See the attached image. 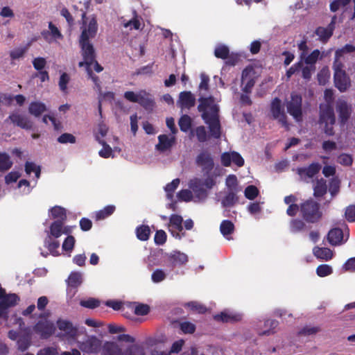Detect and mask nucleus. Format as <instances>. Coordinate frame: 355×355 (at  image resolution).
I'll return each instance as SVG.
<instances>
[{"mask_svg":"<svg viewBox=\"0 0 355 355\" xmlns=\"http://www.w3.org/2000/svg\"><path fill=\"white\" fill-rule=\"evenodd\" d=\"M83 26L82 32L79 37V45L81 49V55L83 60H89V62L94 63L96 59V52L93 44L89 42V39L94 38L98 31V23L96 18L92 17L88 24H87L86 12H82Z\"/></svg>","mask_w":355,"mask_h":355,"instance_id":"f257e3e1","label":"nucleus"},{"mask_svg":"<svg viewBox=\"0 0 355 355\" xmlns=\"http://www.w3.org/2000/svg\"><path fill=\"white\" fill-rule=\"evenodd\" d=\"M300 212L302 219L309 223H316L322 217L320 203L312 198L307 199L300 205Z\"/></svg>","mask_w":355,"mask_h":355,"instance_id":"f03ea898","label":"nucleus"},{"mask_svg":"<svg viewBox=\"0 0 355 355\" xmlns=\"http://www.w3.org/2000/svg\"><path fill=\"white\" fill-rule=\"evenodd\" d=\"M320 125H324V132L327 136H333L335 134L333 125L336 123V117L333 107L329 104H320L319 112Z\"/></svg>","mask_w":355,"mask_h":355,"instance_id":"7ed1b4c3","label":"nucleus"},{"mask_svg":"<svg viewBox=\"0 0 355 355\" xmlns=\"http://www.w3.org/2000/svg\"><path fill=\"white\" fill-rule=\"evenodd\" d=\"M286 105L288 113L297 122L302 121V97L300 94L292 92L291 99L286 102Z\"/></svg>","mask_w":355,"mask_h":355,"instance_id":"20e7f679","label":"nucleus"},{"mask_svg":"<svg viewBox=\"0 0 355 355\" xmlns=\"http://www.w3.org/2000/svg\"><path fill=\"white\" fill-rule=\"evenodd\" d=\"M343 67L342 63H337V61L334 62V84L335 87L341 92H345L351 85L350 79Z\"/></svg>","mask_w":355,"mask_h":355,"instance_id":"39448f33","label":"nucleus"},{"mask_svg":"<svg viewBox=\"0 0 355 355\" xmlns=\"http://www.w3.org/2000/svg\"><path fill=\"white\" fill-rule=\"evenodd\" d=\"M198 101V110L201 112L202 119H206L210 116L218 114L219 108L214 103V99L212 96L200 97Z\"/></svg>","mask_w":355,"mask_h":355,"instance_id":"423d86ee","label":"nucleus"},{"mask_svg":"<svg viewBox=\"0 0 355 355\" xmlns=\"http://www.w3.org/2000/svg\"><path fill=\"white\" fill-rule=\"evenodd\" d=\"M270 112L272 118L277 120L279 123L282 124L286 130L289 128V124L287 121V116L284 112V107L282 105V101L276 97L275 98L270 104Z\"/></svg>","mask_w":355,"mask_h":355,"instance_id":"0eeeda50","label":"nucleus"},{"mask_svg":"<svg viewBox=\"0 0 355 355\" xmlns=\"http://www.w3.org/2000/svg\"><path fill=\"white\" fill-rule=\"evenodd\" d=\"M54 324L46 319L39 320L33 327L34 332L42 339L49 338L55 332Z\"/></svg>","mask_w":355,"mask_h":355,"instance_id":"6e6552de","label":"nucleus"},{"mask_svg":"<svg viewBox=\"0 0 355 355\" xmlns=\"http://www.w3.org/2000/svg\"><path fill=\"white\" fill-rule=\"evenodd\" d=\"M336 110L341 125H344L350 119L352 113V106L345 99H338Z\"/></svg>","mask_w":355,"mask_h":355,"instance_id":"1a4fd4ad","label":"nucleus"},{"mask_svg":"<svg viewBox=\"0 0 355 355\" xmlns=\"http://www.w3.org/2000/svg\"><path fill=\"white\" fill-rule=\"evenodd\" d=\"M196 164L202 167V171L206 174L210 173L214 167V159L211 154L207 150H203L197 155Z\"/></svg>","mask_w":355,"mask_h":355,"instance_id":"9d476101","label":"nucleus"},{"mask_svg":"<svg viewBox=\"0 0 355 355\" xmlns=\"http://www.w3.org/2000/svg\"><path fill=\"white\" fill-rule=\"evenodd\" d=\"M255 72L252 67L245 68L241 74V84L244 85L243 92L251 93L252 89L255 85Z\"/></svg>","mask_w":355,"mask_h":355,"instance_id":"9b49d317","label":"nucleus"},{"mask_svg":"<svg viewBox=\"0 0 355 355\" xmlns=\"http://www.w3.org/2000/svg\"><path fill=\"white\" fill-rule=\"evenodd\" d=\"M102 342L94 336H88L87 338L82 342L79 347L80 349L86 353L96 354L101 348Z\"/></svg>","mask_w":355,"mask_h":355,"instance_id":"f8f14e48","label":"nucleus"},{"mask_svg":"<svg viewBox=\"0 0 355 355\" xmlns=\"http://www.w3.org/2000/svg\"><path fill=\"white\" fill-rule=\"evenodd\" d=\"M8 121H10L12 124L22 129L31 130L33 128V122L27 116L17 112L11 113L8 118L5 120V122L7 123Z\"/></svg>","mask_w":355,"mask_h":355,"instance_id":"ddd939ff","label":"nucleus"},{"mask_svg":"<svg viewBox=\"0 0 355 355\" xmlns=\"http://www.w3.org/2000/svg\"><path fill=\"white\" fill-rule=\"evenodd\" d=\"M196 104V98L190 91H184L180 93L177 101V105L182 110H190Z\"/></svg>","mask_w":355,"mask_h":355,"instance_id":"4468645a","label":"nucleus"},{"mask_svg":"<svg viewBox=\"0 0 355 355\" xmlns=\"http://www.w3.org/2000/svg\"><path fill=\"white\" fill-rule=\"evenodd\" d=\"M321 169V165L318 162H313L308 167H299L296 169L297 174L302 180L312 178L316 175Z\"/></svg>","mask_w":355,"mask_h":355,"instance_id":"2eb2a0df","label":"nucleus"},{"mask_svg":"<svg viewBox=\"0 0 355 355\" xmlns=\"http://www.w3.org/2000/svg\"><path fill=\"white\" fill-rule=\"evenodd\" d=\"M189 187L198 198L205 199L207 198V191L201 179L198 178L191 179L189 182Z\"/></svg>","mask_w":355,"mask_h":355,"instance_id":"dca6fc26","label":"nucleus"},{"mask_svg":"<svg viewBox=\"0 0 355 355\" xmlns=\"http://www.w3.org/2000/svg\"><path fill=\"white\" fill-rule=\"evenodd\" d=\"M203 120L209 126L211 136L216 139L220 138L221 132L218 114L210 116Z\"/></svg>","mask_w":355,"mask_h":355,"instance_id":"f3484780","label":"nucleus"},{"mask_svg":"<svg viewBox=\"0 0 355 355\" xmlns=\"http://www.w3.org/2000/svg\"><path fill=\"white\" fill-rule=\"evenodd\" d=\"M56 324L58 329L64 331L69 337L74 338L78 335V327L73 326L70 321L60 318L57 320Z\"/></svg>","mask_w":355,"mask_h":355,"instance_id":"a211bd4d","label":"nucleus"},{"mask_svg":"<svg viewBox=\"0 0 355 355\" xmlns=\"http://www.w3.org/2000/svg\"><path fill=\"white\" fill-rule=\"evenodd\" d=\"M159 143L156 145V149L160 152H164L169 150L175 143V137H168L166 135H160L158 136Z\"/></svg>","mask_w":355,"mask_h":355,"instance_id":"6ab92c4d","label":"nucleus"},{"mask_svg":"<svg viewBox=\"0 0 355 355\" xmlns=\"http://www.w3.org/2000/svg\"><path fill=\"white\" fill-rule=\"evenodd\" d=\"M344 234L341 229L334 228L327 234V240L332 245H338L343 243Z\"/></svg>","mask_w":355,"mask_h":355,"instance_id":"aec40b11","label":"nucleus"},{"mask_svg":"<svg viewBox=\"0 0 355 355\" xmlns=\"http://www.w3.org/2000/svg\"><path fill=\"white\" fill-rule=\"evenodd\" d=\"M236 193L237 191H228L221 200L222 206L225 208L234 207L239 201Z\"/></svg>","mask_w":355,"mask_h":355,"instance_id":"412c9836","label":"nucleus"},{"mask_svg":"<svg viewBox=\"0 0 355 355\" xmlns=\"http://www.w3.org/2000/svg\"><path fill=\"white\" fill-rule=\"evenodd\" d=\"M313 253L318 259L329 261L333 257V252L327 248L315 246L313 249Z\"/></svg>","mask_w":355,"mask_h":355,"instance_id":"4be33fe9","label":"nucleus"},{"mask_svg":"<svg viewBox=\"0 0 355 355\" xmlns=\"http://www.w3.org/2000/svg\"><path fill=\"white\" fill-rule=\"evenodd\" d=\"M320 55V51L318 49L313 50L309 55L304 53H301L300 58L302 60L303 63L304 62L307 65L315 66Z\"/></svg>","mask_w":355,"mask_h":355,"instance_id":"5701e85b","label":"nucleus"},{"mask_svg":"<svg viewBox=\"0 0 355 355\" xmlns=\"http://www.w3.org/2000/svg\"><path fill=\"white\" fill-rule=\"evenodd\" d=\"M327 192V181L320 178L318 180L313 187V196L315 198H321Z\"/></svg>","mask_w":355,"mask_h":355,"instance_id":"b1692460","label":"nucleus"},{"mask_svg":"<svg viewBox=\"0 0 355 355\" xmlns=\"http://www.w3.org/2000/svg\"><path fill=\"white\" fill-rule=\"evenodd\" d=\"M216 321L223 322H234L241 320V316L237 314L227 313L226 312H221L214 316Z\"/></svg>","mask_w":355,"mask_h":355,"instance_id":"393cba45","label":"nucleus"},{"mask_svg":"<svg viewBox=\"0 0 355 355\" xmlns=\"http://www.w3.org/2000/svg\"><path fill=\"white\" fill-rule=\"evenodd\" d=\"M51 216L55 221H61L64 223L67 219V211L64 208L60 206H54L50 209Z\"/></svg>","mask_w":355,"mask_h":355,"instance_id":"a878e982","label":"nucleus"},{"mask_svg":"<svg viewBox=\"0 0 355 355\" xmlns=\"http://www.w3.org/2000/svg\"><path fill=\"white\" fill-rule=\"evenodd\" d=\"M116 210V207L112 205L105 206L103 209L95 212L96 220H104L110 216Z\"/></svg>","mask_w":355,"mask_h":355,"instance_id":"bb28decb","label":"nucleus"},{"mask_svg":"<svg viewBox=\"0 0 355 355\" xmlns=\"http://www.w3.org/2000/svg\"><path fill=\"white\" fill-rule=\"evenodd\" d=\"M46 110L45 104L41 102H31L28 107L29 113L36 117L40 116Z\"/></svg>","mask_w":355,"mask_h":355,"instance_id":"cd10ccee","label":"nucleus"},{"mask_svg":"<svg viewBox=\"0 0 355 355\" xmlns=\"http://www.w3.org/2000/svg\"><path fill=\"white\" fill-rule=\"evenodd\" d=\"M306 225L304 220L295 218L289 223V229L292 233L296 234L306 230Z\"/></svg>","mask_w":355,"mask_h":355,"instance_id":"c85d7f7f","label":"nucleus"},{"mask_svg":"<svg viewBox=\"0 0 355 355\" xmlns=\"http://www.w3.org/2000/svg\"><path fill=\"white\" fill-rule=\"evenodd\" d=\"M103 355H121V349L114 343L107 342L103 347Z\"/></svg>","mask_w":355,"mask_h":355,"instance_id":"c756f323","label":"nucleus"},{"mask_svg":"<svg viewBox=\"0 0 355 355\" xmlns=\"http://www.w3.org/2000/svg\"><path fill=\"white\" fill-rule=\"evenodd\" d=\"M234 223L230 220H223L220 225V233L226 238L234 233Z\"/></svg>","mask_w":355,"mask_h":355,"instance_id":"7c9ffc66","label":"nucleus"},{"mask_svg":"<svg viewBox=\"0 0 355 355\" xmlns=\"http://www.w3.org/2000/svg\"><path fill=\"white\" fill-rule=\"evenodd\" d=\"M314 33L317 36H318L319 40L322 43L327 42L333 35L331 30H328L327 28L322 26L316 28Z\"/></svg>","mask_w":355,"mask_h":355,"instance_id":"2f4dec72","label":"nucleus"},{"mask_svg":"<svg viewBox=\"0 0 355 355\" xmlns=\"http://www.w3.org/2000/svg\"><path fill=\"white\" fill-rule=\"evenodd\" d=\"M135 232L139 240L146 241L148 240L151 232L148 225H141L136 228Z\"/></svg>","mask_w":355,"mask_h":355,"instance_id":"473e14b6","label":"nucleus"},{"mask_svg":"<svg viewBox=\"0 0 355 355\" xmlns=\"http://www.w3.org/2000/svg\"><path fill=\"white\" fill-rule=\"evenodd\" d=\"M170 259L173 264L183 265L188 261V257L183 252L175 251L170 255Z\"/></svg>","mask_w":355,"mask_h":355,"instance_id":"72a5a7b5","label":"nucleus"},{"mask_svg":"<svg viewBox=\"0 0 355 355\" xmlns=\"http://www.w3.org/2000/svg\"><path fill=\"white\" fill-rule=\"evenodd\" d=\"M12 166V162L6 153L0 152V171L5 172L8 171Z\"/></svg>","mask_w":355,"mask_h":355,"instance_id":"f704fd0d","label":"nucleus"},{"mask_svg":"<svg viewBox=\"0 0 355 355\" xmlns=\"http://www.w3.org/2000/svg\"><path fill=\"white\" fill-rule=\"evenodd\" d=\"M183 218L181 216L177 214H172L169 218V226L175 229L178 232H182Z\"/></svg>","mask_w":355,"mask_h":355,"instance_id":"c9c22d12","label":"nucleus"},{"mask_svg":"<svg viewBox=\"0 0 355 355\" xmlns=\"http://www.w3.org/2000/svg\"><path fill=\"white\" fill-rule=\"evenodd\" d=\"M64 223L53 221L50 225V234L55 239L59 238L62 234Z\"/></svg>","mask_w":355,"mask_h":355,"instance_id":"e433bc0d","label":"nucleus"},{"mask_svg":"<svg viewBox=\"0 0 355 355\" xmlns=\"http://www.w3.org/2000/svg\"><path fill=\"white\" fill-rule=\"evenodd\" d=\"M191 119L189 115H182L178 121L180 130L184 132H188L191 128Z\"/></svg>","mask_w":355,"mask_h":355,"instance_id":"4c0bfd02","label":"nucleus"},{"mask_svg":"<svg viewBox=\"0 0 355 355\" xmlns=\"http://www.w3.org/2000/svg\"><path fill=\"white\" fill-rule=\"evenodd\" d=\"M82 283V275L80 272H71L68 277V284L73 288L78 287Z\"/></svg>","mask_w":355,"mask_h":355,"instance_id":"58836bf2","label":"nucleus"},{"mask_svg":"<svg viewBox=\"0 0 355 355\" xmlns=\"http://www.w3.org/2000/svg\"><path fill=\"white\" fill-rule=\"evenodd\" d=\"M180 179L175 178L165 187L166 196L168 199H172L173 198V193L180 184Z\"/></svg>","mask_w":355,"mask_h":355,"instance_id":"ea45409f","label":"nucleus"},{"mask_svg":"<svg viewBox=\"0 0 355 355\" xmlns=\"http://www.w3.org/2000/svg\"><path fill=\"white\" fill-rule=\"evenodd\" d=\"M121 355H145V352L142 347L133 345L128 347Z\"/></svg>","mask_w":355,"mask_h":355,"instance_id":"a19ab883","label":"nucleus"},{"mask_svg":"<svg viewBox=\"0 0 355 355\" xmlns=\"http://www.w3.org/2000/svg\"><path fill=\"white\" fill-rule=\"evenodd\" d=\"M229 53V48L224 44L218 45L214 50V55L217 58H220L223 60H225V58L228 57Z\"/></svg>","mask_w":355,"mask_h":355,"instance_id":"79ce46f5","label":"nucleus"},{"mask_svg":"<svg viewBox=\"0 0 355 355\" xmlns=\"http://www.w3.org/2000/svg\"><path fill=\"white\" fill-rule=\"evenodd\" d=\"M96 139L103 146V148L98 153L99 155L103 158L110 157L112 152L111 147L104 140H101L98 136L96 137Z\"/></svg>","mask_w":355,"mask_h":355,"instance_id":"37998d69","label":"nucleus"},{"mask_svg":"<svg viewBox=\"0 0 355 355\" xmlns=\"http://www.w3.org/2000/svg\"><path fill=\"white\" fill-rule=\"evenodd\" d=\"M264 324L266 327L269 326L270 329L265 331H259L258 334L260 336H268L272 334H274V329L278 326L279 322L276 320H267L265 321Z\"/></svg>","mask_w":355,"mask_h":355,"instance_id":"c03bdc74","label":"nucleus"},{"mask_svg":"<svg viewBox=\"0 0 355 355\" xmlns=\"http://www.w3.org/2000/svg\"><path fill=\"white\" fill-rule=\"evenodd\" d=\"M333 273V268L328 264L319 265L316 268V274L320 277H324Z\"/></svg>","mask_w":355,"mask_h":355,"instance_id":"a18cd8bd","label":"nucleus"},{"mask_svg":"<svg viewBox=\"0 0 355 355\" xmlns=\"http://www.w3.org/2000/svg\"><path fill=\"white\" fill-rule=\"evenodd\" d=\"M45 246L47 248L50 253L53 256H58L60 254L58 251L60 247V243L58 241H51V239H46L45 241Z\"/></svg>","mask_w":355,"mask_h":355,"instance_id":"49530a36","label":"nucleus"},{"mask_svg":"<svg viewBox=\"0 0 355 355\" xmlns=\"http://www.w3.org/2000/svg\"><path fill=\"white\" fill-rule=\"evenodd\" d=\"M101 302L98 299H95L93 297H90L87 300H83L80 302V305L81 306L92 309L99 306Z\"/></svg>","mask_w":355,"mask_h":355,"instance_id":"de8ad7c7","label":"nucleus"},{"mask_svg":"<svg viewBox=\"0 0 355 355\" xmlns=\"http://www.w3.org/2000/svg\"><path fill=\"white\" fill-rule=\"evenodd\" d=\"M259 193V189L254 185L248 186L244 191L245 198L250 200L255 199L258 196Z\"/></svg>","mask_w":355,"mask_h":355,"instance_id":"09e8293b","label":"nucleus"},{"mask_svg":"<svg viewBox=\"0 0 355 355\" xmlns=\"http://www.w3.org/2000/svg\"><path fill=\"white\" fill-rule=\"evenodd\" d=\"M75 243L76 239L74 236L71 235H68V236L64 239L62 243V250L65 252H71L74 248Z\"/></svg>","mask_w":355,"mask_h":355,"instance_id":"8fccbe9b","label":"nucleus"},{"mask_svg":"<svg viewBox=\"0 0 355 355\" xmlns=\"http://www.w3.org/2000/svg\"><path fill=\"white\" fill-rule=\"evenodd\" d=\"M180 329L185 334H192L195 332L196 327L192 322L186 321L180 323Z\"/></svg>","mask_w":355,"mask_h":355,"instance_id":"3c124183","label":"nucleus"},{"mask_svg":"<svg viewBox=\"0 0 355 355\" xmlns=\"http://www.w3.org/2000/svg\"><path fill=\"white\" fill-rule=\"evenodd\" d=\"M303 66V62L300 58V60L293 64L286 72V76L289 79L293 75L301 71Z\"/></svg>","mask_w":355,"mask_h":355,"instance_id":"603ef678","label":"nucleus"},{"mask_svg":"<svg viewBox=\"0 0 355 355\" xmlns=\"http://www.w3.org/2000/svg\"><path fill=\"white\" fill-rule=\"evenodd\" d=\"M225 184L228 191H237L238 181L235 175H229L226 178Z\"/></svg>","mask_w":355,"mask_h":355,"instance_id":"864d4df0","label":"nucleus"},{"mask_svg":"<svg viewBox=\"0 0 355 355\" xmlns=\"http://www.w3.org/2000/svg\"><path fill=\"white\" fill-rule=\"evenodd\" d=\"M337 162L345 166H351L353 163V158L351 155L341 153L337 158Z\"/></svg>","mask_w":355,"mask_h":355,"instance_id":"5fc2aeb1","label":"nucleus"},{"mask_svg":"<svg viewBox=\"0 0 355 355\" xmlns=\"http://www.w3.org/2000/svg\"><path fill=\"white\" fill-rule=\"evenodd\" d=\"M69 80H70V77L67 73L64 72L61 74V76L60 77L58 85H59L60 89L62 92L67 93V84L69 83Z\"/></svg>","mask_w":355,"mask_h":355,"instance_id":"6e6d98bb","label":"nucleus"},{"mask_svg":"<svg viewBox=\"0 0 355 355\" xmlns=\"http://www.w3.org/2000/svg\"><path fill=\"white\" fill-rule=\"evenodd\" d=\"M166 238H167V235H166V232L164 230H157L155 232L154 241L157 245H161L166 243Z\"/></svg>","mask_w":355,"mask_h":355,"instance_id":"4d7b16f0","label":"nucleus"},{"mask_svg":"<svg viewBox=\"0 0 355 355\" xmlns=\"http://www.w3.org/2000/svg\"><path fill=\"white\" fill-rule=\"evenodd\" d=\"M149 311V306L144 304H138L134 309V313L137 315H146Z\"/></svg>","mask_w":355,"mask_h":355,"instance_id":"13d9d810","label":"nucleus"},{"mask_svg":"<svg viewBox=\"0 0 355 355\" xmlns=\"http://www.w3.org/2000/svg\"><path fill=\"white\" fill-rule=\"evenodd\" d=\"M196 135L200 142H205L207 140V134L205 127L203 125L198 126L196 128Z\"/></svg>","mask_w":355,"mask_h":355,"instance_id":"bf43d9fd","label":"nucleus"},{"mask_svg":"<svg viewBox=\"0 0 355 355\" xmlns=\"http://www.w3.org/2000/svg\"><path fill=\"white\" fill-rule=\"evenodd\" d=\"M138 99L139 101H137V103H139L146 110L151 109L154 106V101L149 98L145 97L142 95H139Z\"/></svg>","mask_w":355,"mask_h":355,"instance_id":"052dcab7","label":"nucleus"},{"mask_svg":"<svg viewBox=\"0 0 355 355\" xmlns=\"http://www.w3.org/2000/svg\"><path fill=\"white\" fill-rule=\"evenodd\" d=\"M58 141L60 144H74L76 141V139L72 134L63 133L58 138Z\"/></svg>","mask_w":355,"mask_h":355,"instance_id":"680f3d73","label":"nucleus"},{"mask_svg":"<svg viewBox=\"0 0 355 355\" xmlns=\"http://www.w3.org/2000/svg\"><path fill=\"white\" fill-rule=\"evenodd\" d=\"M180 200L189 202L192 200V192L189 189H182L177 193Z\"/></svg>","mask_w":355,"mask_h":355,"instance_id":"e2e57ef3","label":"nucleus"},{"mask_svg":"<svg viewBox=\"0 0 355 355\" xmlns=\"http://www.w3.org/2000/svg\"><path fill=\"white\" fill-rule=\"evenodd\" d=\"M166 273L161 269H156L151 275L152 281L155 283H159L166 278Z\"/></svg>","mask_w":355,"mask_h":355,"instance_id":"0e129e2a","label":"nucleus"},{"mask_svg":"<svg viewBox=\"0 0 355 355\" xmlns=\"http://www.w3.org/2000/svg\"><path fill=\"white\" fill-rule=\"evenodd\" d=\"M345 218L348 222H355V205H349L345 209Z\"/></svg>","mask_w":355,"mask_h":355,"instance_id":"69168bd1","label":"nucleus"},{"mask_svg":"<svg viewBox=\"0 0 355 355\" xmlns=\"http://www.w3.org/2000/svg\"><path fill=\"white\" fill-rule=\"evenodd\" d=\"M345 271L355 272V257L348 259L343 266Z\"/></svg>","mask_w":355,"mask_h":355,"instance_id":"338daca9","label":"nucleus"},{"mask_svg":"<svg viewBox=\"0 0 355 355\" xmlns=\"http://www.w3.org/2000/svg\"><path fill=\"white\" fill-rule=\"evenodd\" d=\"M58 352L57 348L54 347H46L42 349H40L37 355H58Z\"/></svg>","mask_w":355,"mask_h":355,"instance_id":"774afa93","label":"nucleus"}]
</instances>
